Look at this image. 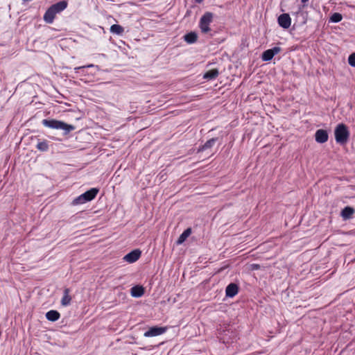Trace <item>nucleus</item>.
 <instances>
[{
  "label": "nucleus",
  "mask_w": 355,
  "mask_h": 355,
  "mask_svg": "<svg viewBox=\"0 0 355 355\" xmlns=\"http://www.w3.org/2000/svg\"><path fill=\"white\" fill-rule=\"evenodd\" d=\"M42 124L46 128L62 130L63 135L64 136L69 135L71 131L76 129V127L73 125L54 119H43Z\"/></svg>",
  "instance_id": "nucleus-1"
},
{
  "label": "nucleus",
  "mask_w": 355,
  "mask_h": 355,
  "mask_svg": "<svg viewBox=\"0 0 355 355\" xmlns=\"http://www.w3.org/2000/svg\"><path fill=\"white\" fill-rule=\"evenodd\" d=\"M334 135L336 141L338 144H344L348 140L349 132L345 124L340 123L335 128Z\"/></svg>",
  "instance_id": "nucleus-2"
},
{
  "label": "nucleus",
  "mask_w": 355,
  "mask_h": 355,
  "mask_svg": "<svg viewBox=\"0 0 355 355\" xmlns=\"http://www.w3.org/2000/svg\"><path fill=\"white\" fill-rule=\"evenodd\" d=\"M99 189L97 188H92L91 189L87 191L83 194L80 195L78 197L75 198L73 201V205H77L80 204H84L87 202H89L94 199L98 194Z\"/></svg>",
  "instance_id": "nucleus-3"
},
{
  "label": "nucleus",
  "mask_w": 355,
  "mask_h": 355,
  "mask_svg": "<svg viewBox=\"0 0 355 355\" xmlns=\"http://www.w3.org/2000/svg\"><path fill=\"white\" fill-rule=\"evenodd\" d=\"M213 20V14L209 12H205L200 18L199 27L202 33H207L210 31L209 25Z\"/></svg>",
  "instance_id": "nucleus-4"
},
{
  "label": "nucleus",
  "mask_w": 355,
  "mask_h": 355,
  "mask_svg": "<svg viewBox=\"0 0 355 355\" xmlns=\"http://www.w3.org/2000/svg\"><path fill=\"white\" fill-rule=\"evenodd\" d=\"M141 254V252L139 250H135L125 255L123 260L128 263H132L140 258Z\"/></svg>",
  "instance_id": "nucleus-5"
},
{
  "label": "nucleus",
  "mask_w": 355,
  "mask_h": 355,
  "mask_svg": "<svg viewBox=\"0 0 355 355\" xmlns=\"http://www.w3.org/2000/svg\"><path fill=\"white\" fill-rule=\"evenodd\" d=\"M166 330L165 327H150L148 331H146L144 336L145 337H153L162 335Z\"/></svg>",
  "instance_id": "nucleus-6"
},
{
  "label": "nucleus",
  "mask_w": 355,
  "mask_h": 355,
  "mask_svg": "<svg viewBox=\"0 0 355 355\" xmlns=\"http://www.w3.org/2000/svg\"><path fill=\"white\" fill-rule=\"evenodd\" d=\"M279 25L284 28H288L291 24V19L288 14L284 13L278 17Z\"/></svg>",
  "instance_id": "nucleus-7"
},
{
  "label": "nucleus",
  "mask_w": 355,
  "mask_h": 355,
  "mask_svg": "<svg viewBox=\"0 0 355 355\" xmlns=\"http://www.w3.org/2000/svg\"><path fill=\"white\" fill-rule=\"evenodd\" d=\"M220 144V141L218 137L211 138L207 141L205 144L198 149V153L205 151L213 148L216 144L219 145Z\"/></svg>",
  "instance_id": "nucleus-8"
},
{
  "label": "nucleus",
  "mask_w": 355,
  "mask_h": 355,
  "mask_svg": "<svg viewBox=\"0 0 355 355\" xmlns=\"http://www.w3.org/2000/svg\"><path fill=\"white\" fill-rule=\"evenodd\" d=\"M329 138L328 133L327 130L323 129H319L316 130L315 133V141L319 144L325 143Z\"/></svg>",
  "instance_id": "nucleus-9"
},
{
  "label": "nucleus",
  "mask_w": 355,
  "mask_h": 355,
  "mask_svg": "<svg viewBox=\"0 0 355 355\" xmlns=\"http://www.w3.org/2000/svg\"><path fill=\"white\" fill-rule=\"evenodd\" d=\"M68 3L66 1H60L59 2H57L50 7L51 9H53V11H55V14L60 13L62 11L65 10L67 7Z\"/></svg>",
  "instance_id": "nucleus-10"
},
{
  "label": "nucleus",
  "mask_w": 355,
  "mask_h": 355,
  "mask_svg": "<svg viewBox=\"0 0 355 355\" xmlns=\"http://www.w3.org/2000/svg\"><path fill=\"white\" fill-rule=\"evenodd\" d=\"M239 292V287L236 284H230L225 289L226 296L230 297H234Z\"/></svg>",
  "instance_id": "nucleus-11"
},
{
  "label": "nucleus",
  "mask_w": 355,
  "mask_h": 355,
  "mask_svg": "<svg viewBox=\"0 0 355 355\" xmlns=\"http://www.w3.org/2000/svg\"><path fill=\"white\" fill-rule=\"evenodd\" d=\"M56 15L57 14H55V11L49 7L45 12L43 19L46 23L52 24Z\"/></svg>",
  "instance_id": "nucleus-12"
},
{
  "label": "nucleus",
  "mask_w": 355,
  "mask_h": 355,
  "mask_svg": "<svg viewBox=\"0 0 355 355\" xmlns=\"http://www.w3.org/2000/svg\"><path fill=\"white\" fill-rule=\"evenodd\" d=\"M52 146V144L46 140H38L36 148L41 152H46L49 147Z\"/></svg>",
  "instance_id": "nucleus-13"
},
{
  "label": "nucleus",
  "mask_w": 355,
  "mask_h": 355,
  "mask_svg": "<svg viewBox=\"0 0 355 355\" xmlns=\"http://www.w3.org/2000/svg\"><path fill=\"white\" fill-rule=\"evenodd\" d=\"M132 297H140L144 294V288L141 286H135L130 290Z\"/></svg>",
  "instance_id": "nucleus-14"
},
{
  "label": "nucleus",
  "mask_w": 355,
  "mask_h": 355,
  "mask_svg": "<svg viewBox=\"0 0 355 355\" xmlns=\"http://www.w3.org/2000/svg\"><path fill=\"white\" fill-rule=\"evenodd\" d=\"M60 317V314L58 311L51 310L46 313V318L51 322L57 321Z\"/></svg>",
  "instance_id": "nucleus-15"
},
{
  "label": "nucleus",
  "mask_w": 355,
  "mask_h": 355,
  "mask_svg": "<svg viewBox=\"0 0 355 355\" xmlns=\"http://www.w3.org/2000/svg\"><path fill=\"white\" fill-rule=\"evenodd\" d=\"M191 234V230L190 228L185 230L178 239L176 241L177 245H180L183 243L185 241V240L190 236Z\"/></svg>",
  "instance_id": "nucleus-16"
},
{
  "label": "nucleus",
  "mask_w": 355,
  "mask_h": 355,
  "mask_svg": "<svg viewBox=\"0 0 355 355\" xmlns=\"http://www.w3.org/2000/svg\"><path fill=\"white\" fill-rule=\"evenodd\" d=\"M71 300V297L69 295V289L65 288L64 290V295L61 300V304L62 306H68L70 304Z\"/></svg>",
  "instance_id": "nucleus-17"
},
{
  "label": "nucleus",
  "mask_w": 355,
  "mask_h": 355,
  "mask_svg": "<svg viewBox=\"0 0 355 355\" xmlns=\"http://www.w3.org/2000/svg\"><path fill=\"white\" fill-rule=\"evenodd\" d=\"M184 39L188 44H193L197 41L198 35L195 32H190L184 36Z\"/></svg>",
  "instance_id": "nucleus-18"
},
{
  "label": "nucleus",
  "mask_w": 355,
  "mask_h": 355,
  "mask_svg": "<svg viewBox=\"0 0 355 355\" xmlns=\"http://www.w3.org/2000/svg\"><path fill=\"white\" fill-rule=\"evenodd\" d=\"M110 31L112 34L122 35L124 32V28L121 25L113 24L111 26Z\"/></svg>",
  "instance_id": "nucleus-19"
},
{
  "label": "nucleus",
  "mask_w": 355,
  "mask_h": 355,
  "mask_svg": "<svg viewBox=\"0 0 355 355\" xmlns=\"http://www.w3.org/2000/svg\"><path fill=\"white\" fill-rule=\"evenodd\" d=\"M218 74H219V72H218V69H214L207 71L204 74L203 78L205 79H207V80H213V79H215L218 76Z\"/></svg>",
  "instance_id": "nucleus-20"
},
{
  "label": "nucleus",
  "mask_w": 355,
  "mask_h": 355,
  "mask_svg": "<svg viewBox=\"0 0 355 355\" xmlns=\"http://www.w3.org/2000/svg\"><path fill=\"white\" fill-rule=\"evenodd\" d=\"M354 213V209L350 207H345L341 211V216L345 219L349 218Z\"/></svg>",
  "instance_id": "nucleus-21"
},
{
  "label": "nucleus",
  "mask_w": 355,
  "mask_h": 355,
  "mask_svg": "<svg viewBox=\"0 0 355 355\" xmlns=\"http://www.w3.org/2000/svg\"><path fill=\"white\" fill-rule=\"evenodd\" d=\"M91 67H96V69H98V65H94L93 64H89L85 65V66L75 67L74 68V71L76 73H79L81 71L83 74L85 75V68H91Z\"/></svg>",
  "instance_id": "nucleus-22"
},
{
  "label": "nucleus",
  "mask_w": 355,
  "mask_h": 355,
  "mask_svg": "<svg viewBox=\"0 0 355 355\" xmlns=\"http://www.w3.org/2000/svg\"><path fill=\"white\" fill-rule=\"evenodd\" d=\"M274 55H272V53L270 51V49H268L262 53L261 58L263 61L268 62L270 61Z\"/></svg>",
  "instance_id": "nucleus-23"
},
{
  "label": "nucleus",
  "mask_w": 355,
  "mask_h": 355,
  "mask_svg": "<svg viewBox=\"0 0 355 355\" xmlns=\"http://www.w3.org/2000/svg\"><path fill=\"white\" fill-rule=\"evenodd\" d=\"M342 19L343 16L341 14L335 12L330 17L329 22L338 23L342 20Z\"/></svg>",
  "instance_id": "nucleus-24"
},
{
  "label": "nucleus",
  "mask_w": 355,
  "mask_h": 355,
  "mask_svg": "<svg viewBox=\"0 0 355 355\" xmlns=\"http://www.w3.org/2000/svg\"><path fill=\"white\" fill-rule=\"evenodd\" d=\"M348 63L351 67H355V52L349 55L348 58Z\"/></svg>",
  "instance_id": "nucleus-25"
},
{
  "label": "nucleus",
  "mask_w": 355,
  "mask_h": 355,
  "mask_svg": "<svg viewBox=\"0 0 355 355\" xmlns=\"http://www.w3.org/2000/svg\"><path fill=\"white\" fill-rule=\"evenodd\" d=\"M281 48L279 46H275L272 49H270V51L272 53V55L275 56L278 54L281 51Z\"/></svg>",
  "instance_id": "nucleus-26"
},
{
  "label": "nucleus",
  "mask_w": 355,
  "mask_h": 355,
  "mask_svg": "<svg viewBox=\"0 0 355 355\" xmlns=\"http://www.w3.org/2000/svg\"><path fill=\"white\" fill-rule=\"evenodd\" d=\"M253 268H254V269H259V265H257V264L254 265V266H253Z\"/></svg>",
  "instance_id": "nucleus-27"
},
{
  "label": "nucleus",
  "mask_w": 355,
  "mask_h": 355,
  "mask_svg": "<svg viewBox=\"0 0 355 355\" xmlns=\"http://www.w3.org/2000/svg\"><path fill=\"white\" fill-rule=\"evenodd\" d=\"M309 0H301V1L304 3H305L306 2H307Z\"/></svg>",
  "instance_id": "nucleus-28"
},
{
  "label": "nucleus",
  "mask_w": 355,
  "mask_h": 355,
  "mask_svg": "<svg viewBox=\"0 0 355 355\" xmlns=\"http://www.w3.org/2000/svg\"><path fill=\"white\" fill-rule=\"evenodd\" d=\"M202 1H203V0H196V1L197 3H200V2H202Z\"/></svg>",
  "instance_id": "nucleus-29"
}]
</instances>
